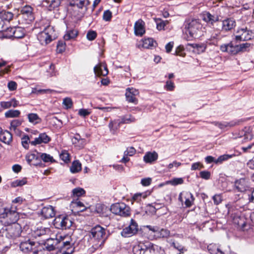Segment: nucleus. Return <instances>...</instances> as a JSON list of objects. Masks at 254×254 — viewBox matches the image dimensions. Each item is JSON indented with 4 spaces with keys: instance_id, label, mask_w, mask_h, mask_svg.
I'll return each mask as SVG.
<instances>
[{
    "instance_id": "obj_1",
    "label": "nucleus",
    "mask_w": 254,
    "mask_h": 254,
    "mask_svg": "<svg viewBox=\"0 0 254 254\" xmlns=\"http://www.w3.org/2000/svg\"><path fill=\"white\" fill-rule=\"evenodd\" d=\"M88 235L92 244L89 250L92 252L102 248L108 237L106 229L99 225L92 228Z\"/></svg>"
},
{
    "instance_id": "obj_2",
    "label": "nucleus",
    "mask_w": 254,
    "mask_h": 254,
    "mask_svg": "<svg viewBox=\"0 0 254 254\" xmlns=\"http://www.w3.org/2000/svg\"><path fill=\"white\" fill-rule=\"evenodd\" d=\"M184 26L191 38H196L200 36L202 25L199 19L193 18L186 19Z\"/></svg>"
},
{
    "instance_id": "obj_3",
    "label": "nucleus",
    "mask_w": 254,
    "mask_h": 254,
    "mask_svg": "<svg viewBox=\"0 0 254 254\" xmlns=\"http://www.w3.org/2000/svg\"><path fill=\"white\" fill-rule=\"evenodd\" d=\"M21 232L22 228L20 225L17 223H13L3 226L0 231V233L3 237L13 240L19 237Z\"/></svg>"
},
{
    "instance_id": "obj_4",
    "label": "nucleus",
    "mask_w": 254,
    "mask_h": 254,
    "mask_svg": "<svg viewBox=\"0 0 254 254\" xmlns=\"http://www.w3.org/2000/svg\"><path fill=\"white\" fill-rule=\"evenodd\" d=\"M17 16L19 24L23 26L29 24L34 19L33 8L30 5H25L21 7L20 13L18 14Z\"/></svg>"
},
{
    "instance_id": "obj_5",
    "label": "nucleus",
    "mask_w": 254,
    "mask_h": 254,
    "mask_svg": "<svg viewBox=\"0 0 254 254\" xmlns=\"http://www.w3.org/2000/svg\"><path fill=\"white\" fill-rule=\"evenodd\" d=\"M73 224L70 215H60L53 221L54 227L58 229L66 230L70 229Z\"/></svg>"
},
{
    "instance_id": "obj_6",
    "label": "nucleus",
    "mask_w": 254,
    "mask_h": 254,
    "mask_svg": "<svg viewBox=\"0 0 254 254\" xmlns=\"http://www.w3.org/2000/svg\"><path fill=\"white\" fill-rule=\"evenodd\" d=\"M110 210L113 213L123 217H127L130 214V207L123 202L113 204Z\"/></svg>"
},
{
    "instance_id": "obj_7",
    "label": "nucleus",
    "mask_w": 254,
    "mask_h": 254,
    "mask_svg": "<svg viewBox=\"0 0 254 254\" xmlns=\"http://www.w3.org/2000/svg\"><path fill=\"white\" fill-rule=\"evenodd\" d=\"M39 247V243L29 238H24L19 244L20 251L25 254H28L36 251Z\"/></svg>"
},
{
    "instance_id": "obj_8",
    "label": "nucleus",
    "mask_w": 254,
    "mask_h": 254,
    "mask_svg": "<svg viewBox=\"0 0 254 254\" xmlns=\"http://www.w3.org/2000/svg\"><path fill=\"white\" fill-rule=\"evenodd\" d=\"M0 215L2 218H7L11 224L16 223L19 219V215L16 208L2 207L0 208Z\"/></svg>"
},
{
    "instance_id": "obj_9",
    "label": "nucleus",
    "mask_w": 254,
    "mask_h": 254,
    "mask_svg": "<svg viewBox=\"0 0 254 254\" xmlns=\"http://www.w3.org/2000/svg\"><path fill=\"white\" fill-rule=\"evenodd\" d=\"M54 32L53 27L49 26L38 35V39L42 45H47L52 40V34Z\"/></svg>"
},
{
    "instance_id": "obj_10",
    "label": "nucleus",
    "mask_w": 254,
    "mask_h": 254,
    "mask_svg": "<svg viewBox=\"0 0 254 254\" xmlns=\"http://www.w3.org/2000/svg\"><path fill=\"white\" fill-rule=\"evenodd\" d=\"M238 35H236L234 41H231L228 44L221 45L220 47L221 51L224 52H227L231 55H236L238 53Z\"/></svg>"
},
{
    "instance_id": "obj_11",
    "label": "nucleus",
    "mask_w": 254,
    "mask_h": 254,
    "mask_svg": "<svg viewBox=\"0 0 254 254\" xmlns=\"http://www.w3.org/2000/svg\"><path fill=\"white\" fill-rule=\"evenodd\" d=\"M138 230V225L136 221L131 219L130 224L123 229L121 235L124 237H129L135 234Z\"/></svg>"
},
{
    "instance_id": "obj_12",
    "label": "nucleus",
    "mask_w": 254,
    "mask_h": 254,
    "mask_svg": "<svg viewBox=\"0 0 254 254\" xmlns=\"http://www.w3.org/2000/svg\"><path fill=\"white\" fill-rule=\"evenodd\" d=\"M194 199L192 194L188 191L181 192L179 196V200L182 202H184L187 207H190L192 205Z\"/></svg>"
},
{
    "instance_id": "obj_13",
    "label": "nucleus",
    "mask_w": 254,
    "mask_h": 254,
    "mask_svg": "<svg viewBox=\"0 0 254 254\" xmlns=\"http://www.w3.org/2000/svg\"><path fill=\"white\" fill-rule=\"evenodd\" d=\"M14 16V14L10 11L2 10L0 12V31L4 30L3 28V23L9 22L13 19Z\"/></svg>"
},
{
    "instance_id": "obj_14",
    "label": "nucleus",
    "mask_w": 254,
    "mask_h": 254,
    "mask_svg": "<svg viewBox=\"0 0 254 254\" xmlns=\"http://www.w3.org/2000/svg\"><path fill=\"white\" fill-rule=\"evenodd\" d=\"M139 92L133 88H127L126 89V97L127 100L130 103H134V104H137V99L135 96L138 95Z\"/></svg>"
},
{
    "instance_id": "obj_15",
    "label": "nucleus",
    "mask_w": 254,
    "mask_h": 254,
    "mask_svg": "<svg viewBox=\"0 0 254 254\" xmlns=\"http://www.w3.org/2000/svg\"><path fill=\"white\" fill-rule=\"evenodd\" d=\"M241 182L245 184L244 188L242 189H244L246 190V193L242 196V198L245 200L247 203L251 201L254 202V190L252 191L250 188L246 184L245 180H242Z\"/></svg>"
},
{
    "instance_id": "obj_16",
    "label": "nucleus",
    "mask_w": 254,
    "mask_h": 254,
    "mask_svg": "<svg viewBox=\"0 0 254 254\" xmlns=\"http://www.w3.org/2000/svg\"><path fill=\"white\" fill-rule=\"evenodd\" d=\"M59 242L57 239H47L43 245V249L49 252L58 249Z\"/></svg>"
},
{
    "instance_id": "obj_17",
    "label": "nucleus",
    "mask_w": 254,
    "mask_h": 254,
    "mask_svg": "<svg viewBox=\"0 0 254 254\" xmlns=\"http://www.w3.org/2000/svg\"><path fill=\"white\" fill-rule=\"evenodd\" d=\"M61 238L62 240L59 242L58 249L60 251H68V250L71 249L72 251H74L73 244L71 241V238H68L67 240H65V239L62 238V237Z\"/></svg>"
},
{
    "instance_id": "obj_18",
    "label": "nucleus",
    "mask_w": 254,
    "mask_h": 254,
    "mask_svg": "<svg viewBox=\"0 0 254 254\" xmlns=\"http://www.w3.org/2000/svg\"><path fill=\"white\" fill-rule=\"evenodd\" d=\"M221 17L217 14H211L209 12H206L203 14V20L206 22L213 25L214 23L221 20Z\"/></svg>"
},
{
    "instance_id": "obj_19",
    "label": "nucleus",
    "mask_w": 254,
    "mask_h": 254,
    "mask_svg": "<svg viewBox=\"0 0 254 254\" xmlns=\"http://www.w3.org/2000/svg\"><path fill=\"white\" fill-rule=\"evenodd\" d=\"M147 246H149V242H139L133 246L132 252L134 254H145Z\"/></svg>"
},
{
    "instance_id": "obj_20",
    "label": "nucleus",
    "mask_w": 254,
    "mask_h": 254,
    "mask_svg": "<svg viewBox=\"0 0 254 254\" xmlns=\"http://www.w3.org/2000/svg\"><path fill=\"white\" fill-rule=\"evenodd\" d=\"M144 24V22L141 19L135 22L134 25V30L136 36H142L145 33Z\"/></svg>"
},
{
    "instance_id": "obj_21",
    "label": "nucleus",
    "mask_w": 254,
    "mask_h": 254,
    "mask_svg": "<svg viewBox=\"0 0 254 254\" xmlns=\"http://www.w3.org/2000/svg\"><path fill=\"white\" fill-rule=\"evenodd\" d=\"M51 140V138L46 133H41L38 137H36L33 141L30 142L32 145H36L41 143H48Z\"/></svg>"
},
{
    "instance_id": "obj_22",
    "label": "nucleus",
    "mask_w": 254,
    "mask_h": 254,
    "mask_svg": "<svg viewBox=\"0 0 254 254\" xmlns=\"http://www.w3.org/2000/svg\"><path fill=\"white\" fill-rule=\"evenodd\" d=\"M41 214L45 219L52 218L56 214L54 208L51 205H48L43 207L41 210Z\"/></svg>"
},
{
    "instance_id": "obj_23",
    "label": "nucleus",
    "mask_w": 254,
    "mask_h": 254,
    "mask_svg": "<svg viewBox=\"0 0 254 254\" xmlns=\"http://www.w3.org/2000/svg\"><path fill=\"white\" fill-rule=\"evenodd\" d=\"M94 72L97 76H106L108 73V70L106 65L99 63L94 67Z\"/></svg>"
},
{
    "instance_id": "obj_24",
    "label": "nucleus",
    "mask_w": 254,
    "mask_h": 254,
    "mask_svg": "<svg viewBox=\"0 0 254 254\" xmlns=\"http://www.w3.org/2000/svg\"><path fill=\"white\" fill-rule=\"evenodd\" d=\"M239 138L244 137L245 140H251L253 139L254 135L252 133V129L250 127H246L239 132Z\"/></svg>"
},
{
    "instance_id": "obj_25",
    "label": "nucleus",
    "mask_w": 254,
    "mask_h": 254,
    "mask_svg": "<svg viewBox=\"0 0 254 254\" xmlns=\"http://www.w3.org/2000/svg\"><path fill=\"white\" fill-rule=\"evenodd\" d=\"M252 31L248 30L247 28L239 29V41H247L251 39Z\"/></svg>"
},
{
    "instance_id": "obj_26",
    "label": "nucleus",
    "mask_w": 254,
    "mask_h": 254,
    "mask_svg": "<svg viewBox=\"0 0 254 254\" xmlns=\"http://www.w3.org/2000/svg\"><path fill=\"white\" fill-rule=\"evenodd\" d=\"M127 122L125 120V117H123L121 119L111 121L109 124V127L111 130L114 131L120 127L121 124H127Z\"/></svg>"
},
{
    "instance_id": "obj_27",
    "label": "nucleus",
    "mask_w": 254,
    "mask_h": 254,
    "mask_svg": "<svg viewBox=\"0 0 254 254\" xmlns=\"http://www.w3.org/2000/svg\"><path fill=\"white\" fill-rule=\"evenodd\" d=\"M249 220L245 217V214L241 213L239 215V226H241V229L243 231H248L250 229V225L248 223Z\"/></svg>"
},
{
    "instance_id": "obj_28",
    "label": "nucleus",
    "mask_w": 254,
    "mask_h": 254,
    "mask_svg": "<svg viewBox=\"0 0 254 254\" xmlns=\"http://www.w3.org/2000/svg\"><path fill=\"white\" fill-rule=\"evenodd\" d=\"M12 134L7 130L0 131V140L5 144H9L12 141Z\"/></svg>"
},
{
    "instance_id": "obj_29",
    "label": "nucleus",
    "mask_w": 254,
    "mask_h": 254,
    "mask_svg": "<svg viewBox=\"0 0 254 254\" xmlns=\"http://www.w3.org/2000/svg\"><path fill=\"white\" fill-rule=\"evenodd\" d=\"M10 32L12 33V36L17 39L23 38L25 35L24 30L20 27L11 28Z\"/></svg>"
},
{
    "instance_id": "obj_30",
    "label": "nucleus",
    "mask_w": 254,
    "mask_h": 254,
    "mask_svg": "<svg viewBox=\"0 0 254 254\" xmlns=\"http://www.w3.org/2000/svg\"><path fill=\"white\" fill-rule=\"evenodd\" d=\"M222 29L225 31H227L231 30L236 25V22L234 20L231 18L222 21Z\"/></svg>"
},
{
    "instance_id": "obj_31",
    "label": "nucleus",
    "mask_w": 254,
    "mask_h": 254,
    "mask_svg": "<svg viewBox=\"0 0 254 254\" xmlns=\"http://www.w3.org/2000/svg\"><path fill=\"white\" fill-rule=\"evenodd\" d=\"M207 250L210 254H226L220 247L215 244H210L207 246Z\"/></svg>"
},
{
    "instance_id": "obj_32",
    "label": "nucleus",
    "mask_w": 254,
    "mask_h": 254,
    "mask_svg": "<svg viewBox=\"0 0 254 254\" xmlns=\"http://www.w3.org/2000/svg\"><path fill=\"white\" fill-rule=\"evenodd\" d=\"M158 154L155 152H147L143 157V160L146 163H151L158 158Z\"/></svg>"
},
{
    "instance_id": "obj_33",
    "label": "nucleus",
    "mask_w": 254,
    "mask_h": 254,
    "mask_svg": "<svg viewBox=\"0 0 254 254\" xmlns=\"http://www.w3.org/2000/svg\"><path fill=\"white\" fill-rule=\"evenodd\" d=\"M19 102L15 98L11 99L8 101H2L0 103V106L3 109H8L11 107L15 108L18 105Z\"/></svg>"
},
{
    "instance_id": "obj_34",
    "label": "nucleus",
    "mask_w": 254,
    "mask_h": 254,
    "mask_svg": "<svg viewBox=\"0 0 254 254\" xmlns=\"http://www.w3.org/2000/svg\"><path fill=\"white\" fill-rule=\"evenodd\" d=\"M159 251H162L160 247L149 242V246H147L145 254H159Z\"/></svg>"
},
{
    "instance_id": "obj_35",
    "label": "nucleus",
    "mask_w": 254,
    "mask_h": 254,
    "mask_svg": "<svg viewBox=\"0 0 254 254\" xmlns=\"http://www.w3.org/2000/svg\"><path fill=\"white\" fill-rule=\"evenodd\" d=\"M51 230L49 228L40 227L34 231L35 237H41L46 235H49L50 234Z\"/></svg>"
},
{
    "instance_id": "obj_36",
    "label": "nucleus",
    "mask_w": 254,
    "mask_h": 254,
    "mask_svg": "<svg viewBox=\"0 0 254 254\" xmlns=\"http://www.w3.org/2000/svg\"><path fill=\"white\" fill-rule=\"evenodd\" d=\"M40 157V153L36 150H35L33 153L28 154L26 156V159L29 164H31L32 161L36 160H38Z\"/></svg>"
},
{
    "instance_id": "obj_37",
    "label": "nucleus",
    "mask_w": 254,
    "mask_h": 254,
    "mask_svg": "<svg viewBox=\"0 0 254 254\" xmlns=\"http://www.w3.org/2000/svg\"><path fill=\"white\" fill-rule=\"evenodd\" d=\"M154 20L156 24V28L159 31L164 30L165 26L169 23L168 21H164L159 18H154Z\"/></svg>"
},
{
    "instance_id": "obj_38",
    "label": "nucleus",
    "mask_w": 254,
    "mask_h": 254,
    "mask_svg": "<svg viewBox=\"0 0 254 254\" xmlns=\"http://www.w3.org/2000/svg\"><path fill=\"white\" fill-rule=\"evenodd\" d=\"M81 170V164L78 160L74 161L70 167L72 173H76Z\"/></svg>"
},
{
    "instance_id": "obj_39",
    "label": "nucleus",
    "mask_w": 254,
    "mask_h": 254,
    "mask_svg": "<svg viewBox=\"0 0 254 254\" xmlns=\"http://www.w3.org/2000/svg\"><path fill=\"white\" fill-rule=\"evenodd\" d=\"M78 35V31L76 30L72 29L67 31L66 33L64 35V40H69L74 39Z\"/></svg>"
},
{
    "instance_id": "obj_40",
    "label": "nucleus",
    "mask_w": 254,
    "mask_h": 254,
    "mask_svg": "<svg viewBox=\"0 0 254 254\" xmlns=\"http://www.w3.org/2000/svg\"><path fill=\"white\" fill-rule=\"evenodd\" d=\"M86 0H71L69 2V5L73 7H77L78 8H82Z\"/></svg>"
},
{
    "instance_id": "obj_41",
    "label": "nucleus",
    "mask_w": 254,
    "mask_h": 254,
    "mask_svg": "<svg viewBox=\"0 0 254 254\" xmlns=\"http://www.w3.org/2000/svg\"><path fill=\"white\" fill-rule=\"evenodd\" d=\"M20 112L17 110H9L5 114V117L7 118H16L19 116Z\"/></svg>"
},
{
    "instance_id": "obj_42",
    "label": "nucleus",
    "mask_w": 254,
    "mask_h": 254,
    "mask_svg": "<svg viewBox=\"0 0 254 254\" xmlns=\"http://www.w3.org/2000/svg\"><path fill=\"white\" fill-rule=\"evenodd\" d=\"M27 117L29 122L34 124H38L41 121V119L39 117L38 115L35 113H30L28 114Z\"/></svg>"
},
{
    "instance_id": "obj_43",
    "label": "nucleus",
    "mask_w": 254,
    "mask_h": 254,
    "mask_svg": "<svg viewBox=\"0 0 254 254\" xmlns=\"http://www.w3.org/2000/svg\"><path fill=\"white\" fill-rule=\"evenodd\" d=\"M171 246L179 252V254H183L187 251V249L178 242H172L171 243Z\"/></svg>"
},
{
    "instance_id": "obj_44",
    "label": "nucleus",
    "mask_w": 254,
    "mask_h": 254,
    "mask_svg": "<svg viewBox=\"0 0 254 254\" xmlns=\"http://www.w3.org/2000/svg\"><path fill=\"white\" fill-rule=\"evenodd\" d=\"M156 44V42L152 38L145 39L143 41V47L145 48L148 49L154 47V44Z\"/></svg>"
},
{
    "instance_id": "obj_45",
    "label": "nucleus",
    "mask_w": 254,
    "mask_h": 254,
    "mask_svg": "<svg viewBox=\"0 0 254 254\" xmlns=\"http://www.w3.org/2000/svg\"><path fill=\"white\" fill-rule=\"evenodd\" d=\"M170 234V231L167 229L163 228H159L158 234L156 235V237L161 238H167L169 236Z\"/></svg>"
},
{
    "instance_id": "obj_46",
    "label": "nucleus",
    "mask_w": 254,
    "mask_h": 254,
    "mask_svg": "<svg viewBox=\"0 0 254 254\" xmlns=\"http://www.w3.org/2000/svg\"><path fill=\"white\" fill-rule=\"evenodd\" d=\"M27 180L26 178H23L21 180H16L12 182L11 184V186L12 187L15 188L17 187H21L24 185L26 184Z\"/></svg>"
},
{
    "instance_id": "obj_47",
    "label": "nucleus",
    "mask_w": 254,
    "mask_h": 254,
    "mask_svg": "<svg viewBox=\"0 0 254 254\" xmlns=\"http://www.w3.org/2000/svg\"><path fill=\"white\" fill-rule=\"evenodd\" d=\"M85 193V191L81 188H76L72 190V194L74 196L79 197Z\"/></svg>"
},
{
    "instance_id": "obj_48",
    "label": "nucleus",
    "mask_w": 254,
    "mask_h": 254,
    "mask_svg": "<svg viewBox=\"0 0 254 254\" xmlns=\"http://www.w3.org/2000/svg\"><path fill=\"white\" fill-rule=\"evenodd\" d=\"M233 156H234V155H228V154H224L220 156L217 159H216L215 163L218 164V163H221L224 161L227 160L228 159L232 158Z\"/></svg>"
},
{
    "instance_id": "obj_49",
    "label": "nucleus",
    "mask_w": 254,
    "mask_h": 254,
    "mask_svg": "<svg viewBox=\"0 0 254 254\" xmlns=\"http://www.w3.org/2000/svg\"><path fill=\"white\" fill-rule=\"evenodd\" d=\"M40 157L45 162H52L54 161L53 157L46 153H40Z\"/></svg>"
},
{
    "instance_id": "obj_50",
    "label": "nucleus",
    "mask_w": 254,
    "mask_h": 254,
    "mask_svg": "<svg viewBox=\"0 0 254 254\" xmlns=\"http://www.w3.org/2000/svg\"><path fill=\"white\" fill-rule=\"evenodd\" d=\"M57 52L62 53L64 51L65 49V43L64 41H59L57 44Z\"/></svg>"
},
{
    "instance_id": "obj_51",
    "label": "nucleus",
    "mask_w": 254,
    "mask_h": 254,
    "mask_svg": "<svg viewBox=\"0 0 254 254\" xmlns=\"http://www.w3.org/2000/svg\"><path fill=\"white\" fill-rule=\"evenodd\" d=\"M22 122L19 120H14L11 122L10 129L16 131L17 127L21 125Z\"/></svg>"
},
{
    "instance_id": "obj_52",
    "label": "nucleus",
    "mask_w": 254,
    "mask_h": 254,
    "mask_svg": "<svg viewBox=\"0 0 254 254\" xmlns=\"http://www.w3.org/2000/svg\"><path fill=\"white\" fill-rule=\"evenodd\" d=\"M31 142L30 141V138L27 135H25L21 138V143L23 147L25 149H28L29 145L28 143Z\"/></svg>"
},
{
    "instance_id": "obj_53",
    "label": "nucleus",
    "mask_w": 254,
    "mask_h": 254,
    "mask_svg": "<svg viewBox=\"0 0 254 254\" xmlns=\"http://www.w3.org/2000/svg\"><path fill=\"white\" fill-rule=\"evenodd\" d=\"M63 104L65 106L66 109H70L72 107L73 102L71 98L66 97L63 99Z\"/></svg>"
},
{
    "instance_id": "obj_54",
    "label": "nucleus",
    "mask_w": 254,
    "mask_h": 254,
    "mask_svg": "<svg viewBox=\"0 0 254 254\" xmlns=\"http://www.w3.org/2000/svg\"><path fill=\"white\" fill-rule=\"evenodd\" d=\"M60 158L64 162L67 163L69 161V154L67 151L63 150L60 154Z\"/></svg>"
},
{
    "instance_id": "obj_55",
    "label": "nucleus",
    "mask_w": 254,
    "mask_h": 254,
    "mask_svg": "<svg viewBox=\"0 0 254 254\" xmlns=\"http://www.w3.org/2000/svg\"><path fill=\"white\" fill-rule=\"evenodd\" d=\"M251 44L248 43L239 44V52H246L250 50Z\"/></svg>"
},
{
    "instance_id": "obj_56",
    "label": "nucleus",
    "mask_w": 254,
    "mask_h": 254,
    "mask_svg": "<svg viewBox=\"0 0 254 254\" xmlns=\"http://www.w3.org/2000/svg\"><path fill=\"white\" fill-rule=\"evenodd\" d=\"M112 16V13L109 10H105L103 15V19L106 21H109L111 20Z\"/></svg>"
},
{
    "instance_id": "obj_57",
    "label": "nucleus",
    "mask_w": 254,
    "mask_h": 254,
    "mask_svg": "<svg viewBox=\"0 0 254 254\" xmlns=\"http://www.w3.org/2000/svg\"><path fill=\"white\" fill-rule=\"evenodd\" d=\"M215 126H217L220 129H223L225 128L231 126L230 124L227 122H214Z\"/></svg>"
},
{
    "instance_id": "obj_58",
    "label": "nucleus",
    "mask_w": 254,
    "mask_h": 254,
    "mask_svg": "<svg viewBox=\"0 0 254 254\" xmlns=\"http://www.w3.org/2000/svg\"><path fill=\"white\" fill-rule=\"evenodd\" d=\"M97 37V33L95 31L90 30L89 31L86 35L87 39L89 41L94 40Z\"/></svg>"
},
{
    "instance_id": "obj_59",
    "label": "nucleus",
    "mask_w": 254,
    "mask_h": 254,
    "mask_svg": "<svg viewBox=\"0 0 254 254\" xmlns=\"http://www.w3.org/2000/svg\"><path fill=\"white\" fill-rule=\"evenodd\" d=\"M165 88L167 91H173L175 88L174 83L171 80H167L165 85Z\"/></svg>"
},
{
    "instance_id": "obj_60",
    "label": "nucleus",
    "mask_w": 254,
    "mask_h": 254,
    "mask_svg": "<svg viewBox=\"0 0 254 254\" xmlns=\"http://www.w3.org/2000/svg\"><path fill=\"white\" fill-rule=\"evenodd\" d=\"M142 198H145V195L142 193H135L132 196V200L137 202L141 201Z\"/></svg>"
},
{
    "instance_id": "obj_61",
    "label": "nucleus",
    "mask_w": 254,
    "mask_h": 254,
    "mask_svg": "<svg viewBox=\"0 0 254 254\" xmlns=\"http://www.w3.org/2000/svg\"><path fill=\"white\" fill-rule=\"evenodd\" d=\"M136 152V150L133 147H128L124 152L125 155L129 156H133Z\"/></svg>"
},
{
    "instance_id": "obj_62",
    "label": "nucleus",
    "mask_w": 254,
    "mask_h": 254,
    "mask_svg": "<svg viewBox=\"0 0 254 254\" xmlns=\"http://www.w3.org/2000/svg\"><path fill=\"white\" fill-rule=\"evenodd\" d=\"M200 177L205 180H208L210 177V173L207 171H202L199 173Z\"/></svg>"
},
{
    "instance_id": "obj_63",
    "label": "nucleus",
    "mask_w": 254,
    "mask_h": 254,
    "mask_svg": "<svg viewBox=\"0 0 254 254\" xmlns=\"http://www.w3.org/2000/svg\"><path fill=\"white\" fill-rule=\"evenodd\" d=\"M193 48H196L200 52H203L206 49V46L203 44H195L192 45Z\"/></svg>"
},
{
    "instance_id": "obj_64",
    "label": "nucleus",
    "mask_w": 254,
    "mask_h": 254,
    "mask_svg": "<svg viewBox=\"0 0 254 254\" xmlns=\"http://www.w3.org/2000/svg\"><path fill=\"white\" fill-rule=\"evenodd\" d=\"M90 114V112L86 109H81L78 111V115L83 117L88 116Z\"/></svg>"
}]
</instances>
